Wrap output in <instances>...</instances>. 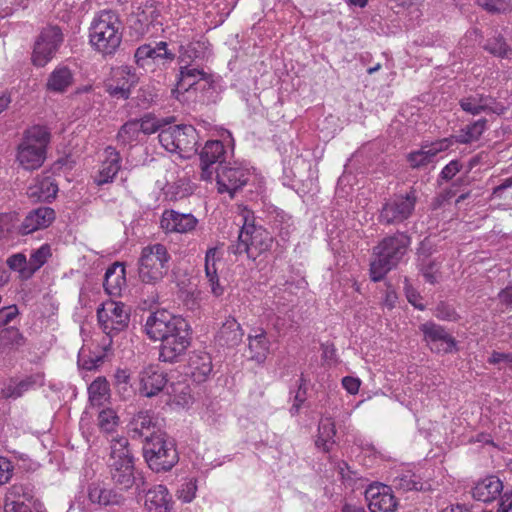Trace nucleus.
<instances>
[{
	"label": "nucleus",
	"mask_w": 512,
	"mask_h": 512,
	"mask_svg": "<svg viewBox=\"0 0 512 512\" xmlns=\"http://www.w3.org/2000/svg\"><path fill=\"white\" fill-rule=\"evenodd\" d=\"M145 332L151 340L161 341L159 359L163 362L178 361L191 344L188 322L167 310L151 313L145 323Z\"/></svg>",
	"instance_id": "obj_1"
},
{
	"label": "nucleus",
	"mask_w": 512,
	"mask_h": 512,
	"mask_svg": "<svg viewBox=\"0 0 512 512\" xmlns=\"http://www.w3.org/2000/svg\"><path fill=\"white\" fill-rule=\"evenodd\" d=\"M51 133L47 127L34 125L23 132L16 149V161L25 170L39 169L46 160Z\"/></svg>",
	"instance_id": "obj_2"
},
{
	"label": "nucleus",
	"mask_w": 512,
	"mask_h": 512,
	"mask_svg": "<svg viewBox=\"0 0 512 512\" xmlns=\"http://www.w3.org/2000/svg\"><path fill=\"white\" fill-rule=\"evenodd\" d=\"M90 44L104 56L113 55L122 42V24L114 11L99 13L93 20L89 32Z\"/></svg>",
	"instance_id": "obj_3"
},
{
	"label": "nucleus",
	"mask_w": 512,
	"mask_h": 512,
	"mask_svg": "<svg viewBox=\"0 0 512 512\" xmlns=\"http://www.w3.org/2000/svg\"><path fill=\"white\" fill-rule=\"evenodd\" d=\"M241 217L243 225L239 231L238 241L230 250L234 254L246 253L248 258L255 260L271 248L273 238L266 229L255 224L252 211L243 209Z\"/></svg>",
	"instance_id": "obj_4"
},
{
	"label": "nucleus",
	"mask_w": 512,
	"mask_h": 512,
	"mask_svg": "<svg viewBox=\"0 0 512 512\" xmlns=\"http://www.w3.org/2000/svg\"><path fill=\"white\" fill-rule=\"evenodd\" d=\"M410 244V237L405 233H396L385 237L375 248L376 259L370 264V276L374 282L382 280L385 275L400 262Z\"/></svg>",
	"instance_id": "obj_5"
},
{
	"label": "nucleus",
	"mask_w": 512,
	"mask_h": 512,
	"mask_svg": "<svg viewBox=\"0 0 512 512\" xmlns=\"http://www.w3.org/2000/svg\"><path fill=\"white\" fill-rule=\"evenodd\" d=\"M108 467L111 480L121 490H129L135 484L134 459L127 438L116 437L111 440Z\"/></svg>",
	"instance_id": "obj_6"
},
{
	"label": "nucleus",
	"mask_w": 512,
	"mask_h": 512,
	"mask_svg": "<svg viewBox=\"0 0 512 512\" xmlns=\"http://www.w3.org/2000/svg\"><path fill=\"white\" fill-rule=\"evenodd\" d=\"M143 456L154 472H167L179 461L173 440L161 430L149 437L143 446Z\"/></svg>",
	"instance_id": "obj_7"
},
{
	"label": "nucleus",
	"mask_w": 512,
	"mask_h": 512,
	"mask_svg": "<svg viewBox=\"0 0 512 512\" xmlns=\"http://www.w3.org/2000/svg\"><path fill=\"white\" fill-rule=\"evenodd\" d=\"M171 256L167 248L160 243L142 248L138 259V277L144 284L157 285L169 271Z\"/></svg>",
	"instance_id": "obj_8"
},
{
	"label": "nucleus",
	"mask_w": 512,
	"mask_h": 512,
	"mask_svg": "<svg viewBox=\"0 0 512 512\" xmlns=\"http://www.w3.org/2000/svg\"><path fill=\"white\" fill-rule=\"evenodd\" d=\"M160 144L169 152L190 157L197 152L198 133L191 125H175L162 129L158 135Z\"/></svg>",
	"instance_id": "obj_9"
},
{
	"label": "nucleus",
	"mask_w": 512,
	"mask_h": 512,
	"mask_svg": "<svg viewBox=\"0 0 512 512\" xmlns=\"http://www.w3.org/2000/svg\"><path fill=\"white\" fill-rule=\"evenodd\" d=\"M418 201L416 189L411 187L405 194H394L379 211L378 221L383 225H397L409 219Z\"/></svg>",
	"instance_id": "obj_10"
},
{
	"label": "nucleus",
	"mask_w": 512,
	"mask_h": 512,
	"mask_svg": "<svg viewBox=\"0 0 512 512\" xmlns=\"http://www.w3.org/2000/svg\"><path fill=\"white\" fill-rule=\"evenodd\" d=\"M97 318L103 332L109 337L103 339V348L106 351L112 336L128 327L130 310L122 302L109 300L97 309Z\"/></svg>",
	"instance_id": "obj_11"
},
{
	"label": "nucleus",
	"mask_w": 512,
	"mask_h": 512,
	"mask_svg": "<svg viewBox=\"0 0 512 512\" xmlns=\"http://www.w3.org/2000/svg\"><path fill=\"white\" fill-rule=\"evenodd\" d=\"M63 42V33L58 26H47L43 28L37 37L32 62L35 66L44 67L55 56Z\"/></svg>",
	"instance_id": "obj_12"
},
{
	"label": "nucleus",
	"mask_w": 512,
	"mask_h": 512,
	"mask_svg": "<svg viewBox=\"0 0 512 512\" xmlns=\"http://www.w3.org/2000/svg\"><path fill=\"white\" fill-rule=\"evenodd\" d=\"M249 176V171L243 167L219 164L216 169L218 191L227 192L233 197L236 191L247 184Z\"/></svg>",
	"instance_id": "obj_13"
},
{
	"label": "nucleus",
	"mask_w": 512,
	"mask_h": 512,
	"mask_svg": "<svg viewBox=\"0 0 512 512\" xmlns=\"http://www.w3.org/2000/svg\"><path fill=\"white\" fill-rule=\"evenodd\" d=\"M370 512H395L398 502L391 487L384 484H372L365 491Z\"/></svg>",
	"instance_id": "obj_14"
},
{
	"label": "nucleus",
	"mask_w": 512,
	"mask_h": 512,
	"mask_svg": "<svg viewBox=\"0 0 512 512\" xmlns=\"http://www.w3.org/2000/svg\"><path fill=\"white\" fill-rule=\"evenodd\" d=\"M139 392L144 397L158 395L167 384V374L158 366L150 364L144 367L138 375Z\"/></svg>",
	"instance_id": "obj_15"
},
{
	"label": "nucleus",
	"mask_w": 512,
	"mask_h": 512,
	"mask_svg": "<svg viewBox=\"0 0 512 512\" xmlns=\"http://www.w3.org/2000/svg\"><path fill=\"white\" fill-rule=\"evenodd\" d=\"M424 340L432 351L449 353L456 345L455 339L442 326L426 322L420 326Z\"/></svg>",
	"instance_id": "obj_16"
},
{
	"label": "nucleus",
	"mask_w": 512,
	"mask_h": 512,
	"mask_svg": "<svg viewBox=\"0 0 512 512\" xmlns=\"http://www.w3.org/2000/svg\"><path fill=\"white\" fill-rule=\"evenodd\" d=\"M134 57L137 65L145 68L150 62L163 65L170 63L174 60L175 55L167 49L166 42H159L156 46L144 44L138 47Z\"/></svg>",
	"instance_id": "obj_17"
},
{
	"label": "nucleus",
	"mask_w": 512,
	"mask_h": 512,
	"mask_svg": "<svg viewBox=\"0 0 512 512\" xmlns=\"http://www.w3.org/2000/svg\"><path fill=\"white\" fill-rule=\"evenodd\" d=\"M55 220V211L46 206L31 210L22 221L19 232L22 235L33 233L49 227Z\"/></svg>",
	"instance_id": "obj_18"
},
{
	"label": "nucleus",
	"mask_w": 512,
	"mask_h": 512,
	"mask_svg": "<svg viewBox=\"0 0 512 512\" xmlns=\"http://www.w3.org/2000/svg\"><path fill=\"white\" fill-rule=\"evenodd\" d=\"M43 385L44 375L42 373L29 375L20 381L11 379L9 383L0 390V397L15 400L22 397L26 392Z\"/></svg>",
	"instance_id": "obj_19"
},
{
	"label": "nucleus",
	"mask_w": 512,
	"mask_h": 512,
	"mask_svg": "<svg viewBox=\"0 0 512 512\" xmlns=\"http://www.w3.org/2000/svg\"><path fill=\"white\" fill-rule=\"evenodd\" d=\"M160 224L166 232L187 233L195 229L197 219L192 214L166 210L162 215Z\"/></svg>",
	"instance_id": "obj_20"
},
{
	"label": "nucleus",
	"mask_w": 512,
	"mask_h": 512,
	"mask_svg": "<svg viewBox=\"0 0 512 512\" xmlns=\"http://www.w3.org/2000/svg\"><path fill=\"white\" fill-rule=\"evenodd\" d=\"M116 75H119V77L125 79V81L119 83L112 80V82L107 85V92L118 99H128L130 90L138 83L139 77L135 69L127 65L118 67L116 69Z\"/></svg>",
	"instance_id": "obj_21"
},
{
	"label": "nucleus",
	"mask_w": 512,
	"mask_h": 512,
	"mask_svg": "<svg viewBox=\"0 0 512 512\" xmlns=\"http://www.w3.org/2000/svg\"><path fill=\"white\" fill-rule=\"evenodd\" d=\"M121 157L119 152L111 146L105 149V159L94 177V182L100 186L112 182L121 168Z\"/></svg>",
	"instance_id": "obj_22"
},
{
	"label": "nucleus",
	"mask_w": 512,
	"mask_h": 512,
	"mask_svg": "<svg viewBox=\"0 0 512 512\" xmlns=\"http://www.w3.org/2000/svg\"><path fill=\"white\" fill-rule=\"evenodd\" d=\"M88 498L91 503L102 507L121 505L124 502L121 493L98 482L91 483L88 486Z\"/></svg>",
	"instance_id": "obj_23"
},
{
	"label": "nucleus",
	"mask_w": 512,
	"mask_h": 512,
	"mask_svg": "<svg viewBox=\"0 0 512 512\" xmlns=\"http://www.w3.org/2000/svg\"><path fill=\"white\" fill-rule=\"evenodd\" d=\"M503 484L496 476H489L475 485L472 496L477 501L492 502L502 492Z\"/></svg>",
	"instance_id": "obj_24"
},
{
	"label": "nucleus",
	"mask_w": 512,
	"mask_h": 512,
	"mask_svg": "<svg viewBox=\"0 0 512 512\" xmlns=\"http://www.w3.org/2000/svg\"><path fill=\"white\" fill-rule=\"evenodd\" d=\"M158 430L153 416L148 411L137 413L129 423V432L132 433V436L144 438L145 442L149 437L156 434Z\"/></svg>",
	"instance_id": "obj_25"
},
{
	"label": "nucleus",
	"mask_w": 512,
	"mask_h": 512,
	"mask_svg": "<svg viewBox=\"0 0 512 512\" xmlns=\"http://www.w3.org/2000/svg\"><path fill=\"white\" fill-rule=\"evenodd\" d=\"M58 186L50 176L37 177L35 183L28 187L27 195L35 201H49L54 199Z\"/></svg>",
	"instance_id": "obj_26"
},
{
	"label": "nucleus",
	"mask_w": 512,
	"mask_h": 512,
	"mask_svg": "<svg viewBox=\"0 0 512 512\" xmlns=\"http://www.w3.org/2000/svg\"><path fill=\"white\" fill-rule=\"evenodd\" d=\"M145 506L147 512H171L170 495L163 485H156L146 494Z\"/></svg>",
	"instance_id": "obj_27"
},
{
	"label": "nucleus",
	"mask_w": 512,
	"mask_h": 512,
	"mask_svg": "<svg viewBox=\"0 0 512 512\" xmlns=\"http://www.w3.org/2000/svg\"><path fill=\"white\" fill-rule=\"evenodd\" d=\"M221 259L217 247L209 248L205 254V274L211 287V292L215 296H221L224 292L223 287L219 284L217 273V262Z\"/></svg>",
	"instance_id": "obj_28"
},
{
	"label": "nucleus",
	"mask_w": 512,
	"mask_h": 512,
	"mask_svg": "<svg viewBox=\"0 0 512 512\" xmlns=\"http://www.w3.org/2000/svg\"><path fill=\"white\" fill-rule=\"evenodd\" d=\"M244 333L235 318L229 317L219 329L216 340L221 346L234 347L242 341Z\"/></svg>",
	"instance_id": "obj_29"
},
{
	"label": "nucleus",
	"mask_w": 512,
	"mask_h": 512,
	"mask_svg": "<svg viewBox=\"0 0 512 512\" xmlns=\"http://www.w3.org/2000/svg\"><path fill=\"white\" fill-rule=\"evenodd\" d=\"M74 81L72 71L64 65H58L49 75L46 89L51 92L64 93Z\"/></svg>",
	"instance_id": "obj_30"
},
{
	"label": "nucleus",
	"mask_w": 512,
	"mask_h": 512,
	"mask_svg": "<svg viewBox=\"0 0 512 512\" xmlns=\"http://www.w3.org/2000/svg\"><path fill=\"white\" fill-rule=\"evenodd\" d=\"M207 76V73L202 69L192 65L182 66L180 67L176 88L172 90V93L179 94L182 91H188L200 80H205Z\"/></svg>",
	"instance_id": "obj_31"
},
{
	"label": "nucleus",
	"mask_w": 512,
	"mask_h": 512,
	"mask_svg": "<svg viewBox=\"0 0 512 512\" xmlns=\"http://www.w3.org/2000/svg\"><path fill=\"white\" fill-rule=\"evenodd\" d=\"M190 375L195 382H204L212 372V360L209 354L201 352L191 356Z\"/></svg>",
	"instance_id": "obj_32"
},
{
	"label": "nucleus",
	"mask_w": 512,
	"mask_h": 512,
	"mask_svg": "<svg viewBox=\"0 0 512 512\" xmlns=\"http://www.w3.org/2000/svg\"><path fill=\"white\" fill-rule=\"evenodd\" d=\"M34 500V492L30 484L12 485L5 498V509L13 506L29 505Z\"/></svg>",
	"instance_id": "obj_33"
},
{
	"label": "nucleus",
	"mask_w": 512,
	"mask_h": 512,
	"mask_svg": "<svg viewBox=\"0 0 512 512\" xmlns=\"http://www.w3.org/2000/svg\"><path fill=\"white\" fill-rule=\"evenodd\" d=\"M336 427L330 417L322 418L318 426V435L315 441L316 446L324 452H329L335 443Z\"/></svg>",
	"instance_id": "obj_34"
},
{
	"label": "nucleus",
	"mask_w": 512,
	"mask_h": 512,
	"mask_svg": "<svg viewBox=\"0 0 512 512\" xmlns=\"http://www.w3.org/2000/svg\"><path fill=\"white\" fill-rule=\"evenodd\" d=\"M125 269L122 264L116 263L105 272L103 286L110 295H117L125 284Z\"/></svg>",
	"instance_id": "obj_35"
},
{
	"label": "nucleus",
	"mask_w": 512,
	"mask_h": 512,
	"mask_svg": "<svg viewBox=\"0 0 512 512\" xmlns=\"http://www.w3.org/2000/svg\"><path fill=\"white\" fill-rule=\"evenodd\" d=\"M250 358L257 363H263L269 354L270 342L267 339L266 332L259 329V333L249 335Z\"/></svg>",
	"instance_id": "obj_36"
},
{
	"label": "nucleus",
	"mask_w": 512,
	"mask_h": 512,
	"mask_svg": "<svg viewBox=\"0 0 512 512\" xmlns=\"http://www.w3.org/2000/svg\"><path fill=\"white\" fill-rule=\"evenodd\" d=\"M486 124V119H479L462 128L458 134L453 136V139L456 143L460 144H469L477 141L485 131Z\"/></svg>",
	"instance_id": "obj_37"
},
{
	"label": "nucleus",
	"mask_w": 512,
	"mask_h": 512,
	"mask_svg": "<svg viewBox=\"0 0 512 512\" xmlns=\"http://www.w3.org/2000/svg\"><path fill=\"white\" fill-rule=\"evenodd\" d=\"M492 99L482 94H475L463 98L460 101L461 108L472 115H478L483 111L489 110Z\"/></svg>",
	"instance_id": "obj_38"
},
{
	"label": "nucleus",
	"mask_w": 512,
	"mask_h": 512,
	"mask_svg": "<svg viewBox=\"0 0 512 512\" xmlns=\"http://www.w3.org/2000/svg\"><path fill=\"white\" fill-rule=\"evenodd\" d=\"M224 154L225 149L221 141H207L200 153V162L212 165L217 162L223 164L221 159L224 157Z\"/></svg>",
	"instance_id": "obj_39"
},
{
	"label": "nucleus",
	"mask_w": 512,
	"mask_h": 512,
	"mask_svg": "<svg viewBox=\"0 0 512 512\" xmlns=\"http://www.w3.org/2000/svg\"><path fill=\"white\" fill-rule=\"evenodd\" d=\"M397 490L412 491L422 489V484L417 480L416 475L410 470L397 472L392 481Z\"/></svg>",
	"instance_id": "obj_40"
},
{
	"label": "nucleus",
	"mask_w": 512,
	"mask_h": 512,
	"mask_svg": "<svg viewBox=\"0 0 512 512\" xmlns=\"http://www.w3.org/2000/svg\"><path fill=\"white\" fill-rule=\"evenodd\" d=\"M6 263L11 270L18 272L19 278L22 280H28L34 275L31 267H29V259L23 253L9 256Z\"/></svg>",
	"instance_id": "obj_41"
},
{
	"label": "nucleus",
	"mask_w": 512,
	"mask_h": 512,
	"mask_svg": "<svg viewBox=\"0 0 512 512\" xmlns=\"http://www.w3.org/2000/svg\"><path fill=\"white\" fill-rule=\"evenodd\" d=\"M172 119L173 118H157L153 114L147 113L138 119L140 131L146 135L156 133L157 131L164 129V126L169 125Z\"/></svg>",
	"instance_id": "obj_42"
},
{
	"label": "nucleus",
	"mask_w": 512,
	"mask_h": 512,
	"mask_svg": "<svg viewBox=\"0 0 512 512\" xmlns=\"http://www.w3.org/2000/svg\"><path fill=\"white\" fill-rule=\"evenodd\" d=\"M92 405H102L109 395V384L105 378L98 377L88 387Z\"/></svg>",
	"instance_id": "obj_43"
},
{
	"label": "nucleus",
	"mask_w": 512,
	"mask_h": 512,
	"mask_svg": "<svg viewBox=\"0 0 512 512\" xmlns=\"http://www.w3.org/2000/svg\"><path fill=\"white\" fill-rule=\"evenodd\" d=\"M140 133L138 119L130 120L121 126L117 139L124 145L130 144L138 140Z\"/></svg>",
	"instance_id": "obj_44"
},
{
	"label": "nucleus",
	"mask_w": 512,
	"mask_h": 512,
	"mask_svg": "<svg viewBox=\"0 0 512 512\" xmlns=\"http://www.w3.org/2000/svg\"><path fill=\"white\" fill-rule=\"evenodd\" d=\"M105 353H87L85 348H81L78 355V364L85 370L98 368L104 361Z\"/></svg>",
	"instance_id": "obj_45"
},
{
	"label": "nucleus",
	"mask_w": 512,
	"mask_h": 512,
	"mask_svg": "<svg viewBox=\"0 0 512 512\" xmlns=\"http://www.w3.org/2000/svg\"><path fill=\"white\" fill-rule=\"evenodd\" d=\"M119 423V417L113 409H104L98 414V426L105 433H112Z\"/></svg>",
	"instance_id": "obj_46"
},
{
	"label": "nucleus",
	"mask_w": 512,
	"mask_h": 512,
	"mask_svg": "<svg viewBox=\"0 0 512 512\" xmlns=\"http://www.w3.org/2000/svg\"><path fill=\"white\" fill-rule=\"evenodd\" d=\"M51 247L48 244H43L36 250H33L30 254L29 263L33 274L38 271L51 257Z\"/></svg>",
	"instance_id": "obj_47"
},
{
	"label": "nucleus",
	"mask_w": 512,
	"mask_h": 512,
	"mask_svg": "<svg viewBox=\"0 0 512 512\" xmlns=\"http://www.w3.org/2000/svg\"><path fill=\"white\" fill-rule=\"evenodd\" d=\"M23 337L18 329L6 328L0 332V351L4 352L10 346L22 344Z\"/></svg>",
	"instance_id": "obj_48"
},
{
	"label": "nucleus",
	"mask_w": 512,
	"mask_h": 512,
	"mask_svg": "<svg viewBox=\"0 0 512 512\" xmlns=\"http://www.w3.org/2000/svg\"><path fill=\"white\" fill-rule=\"evenodd\" d=\"M407 161L412 168H420L431 163L433 157L430 155L427 146L422 145L421 149L412 151L407 155Z\"/></svg>",
	"instance_id": "obj_49"
},
{
	"label": "nucleus",
	"mask_w": 512,
	"mask_h": 512,
	"mask_svg": "<svg viewBox=\"0 0 512 512\" xmlns=\"http://www.w3.org/2000/svg\"><path fill=\"white\" fill-rule=\"evenodd\" d=\"M484 49L495 56L504 57L507 53L508 46L504 38L498 35L490 38L484 45Z\"/></svg>",
	"instance_id": "obj_50"
},
{
	"label": "nucleus",
	"mask_w": 512,
	"mask_h": 512,
	"mask_svg": "<svg viewBox=\"0 0 512 512\" xmlns=\"http://www.w3.org/2000/svg\"><path fill=\"white\" fill-rule=\"evenodd\" d=\"M440 263L435 260H428L421 266L422 274L425 280L431 284H435L440 277Z\"/></svg>",
	"instance_id": "obj_51"
},
{
	"label": "nucleus",
	"mask_w": 512,
	"mask_h": 512,
	"mask_svg": "<svg viewBox=\"0 0 512 512\" xmlns=\"http://www.w3.org/2000/svg\"><path fill=\"white\" fill-rule=\"evenodd\" d=\"M477 3L490 13H504L511 6L512 0H476Z\"/></svg>",
	"instance_id": "obj_52"
},
{
	"label": "nucleus",
	"mask_w": 512,
	"mask_h": 512,
	"mask_svg": "<svg viewBox=\"0 0 512 512\" xmlns=\"http://www.w3.org/2000/svg\"><path fill=\"white\" fill-rule=\"evenodd\" d=\"M196 491H197L196 480L190 479L189 481L182 484L181 488L178 490V497L183 502L189 503L195 498Z\"/></svg>",
	"instance_id": "obj_53"
},
{
	"label": "nucleus",
	"mask_w": 512,
	"mask_h": 512,
	"mask_svg": "<svg viewBox=\"0 0 512 512\" xmlns=\"http://www.w3.org/2000/svg\"><path fill=\"white\" fill-rule=\"evenodd\" d=\"M435 316L440 320L445 321H456L458 319V315L455 309L444 302H441L437 305L435 309Z\"/></svg>",
	"instance_id": "obj_54"
},
{
	"label": "nucleus",
	"mask_w": 512,
	"mask_h": 512,
	"mask_svg": "<svg viewBox=\"0 0 512 512\" xmlns=\"http://www.w3.org/2000/svg\"><path fill=\"white\" fill-rule=\"evenodd\" d=\"M454 142L453 136H451L424 145L427 146L430 155L434 158L438 153L447 150Z\"/></svg>",
	"instance_id": "obj_55"
},
{
	"label": "nucleus",
	"mask_w": 512,
	"mask_h": 512,
	"mask_svg": "<svg viewBox=\"0 0 512 512\" xmlns=\"http://www.w3.org/2000/svg\"><path fill=\"white\" fill-rule=\"evenodd\" d=\"M305 379L303 377L300 378V383L298 386V390L294 396V402L290 409L292 415H295L299 412L301 406L306 401V389L304 388Z\"/></svg>",
	"instance_id": "obj_56"
},
{
	"label": "nucleus",
	"mask_w": 512,
	"mask_h": 512,
	"mask_svg": "<svg viewBox=\"0 0 512 512\" xmlns=\"http://www.w3.org/2000/svg\"><path fill=\"white\" fill-rule=\"evenodd\" d=\"M12 472L13 466L11 462L4 457H0V486L11 479Z\"/></svg>",
	"instance_id": "obj_57"
},
{
	"label": "nucleus",
	"mask_w": 512,
	"mask_h": 512,
	"mask_svg": "<svg viewBox=\"0 0 512 512\" xmlns=\"http://www.w3.org/2000/svg\"><path fill=\"white\" fill-rule=\"evenodd\" d=\"M18 314V310L16 306H8L0 309V328L7 325L10 321H12L16 315Z\"/></svg>",
	"instance_id": "obj_58"
},
{
	"label": "nucleus",
	"mask_w": 512,
	"mask_h": 512,
	"mask_svg": "<svg viewBox=\"0 0 512 512\" xmlns=\"http://www.w3.org/2000/svg\"><path fill=\"white\" fill-rule=\"evenodd\" d=\"M342 385L348 393L355 395L359 391L361 381L359 378L346 376L342 379Z\"/></svg>",
	"instance_id": "obj_59"
},
{
	"label": "nucleus",
	"mask_w": 512,
	"mask_h": 512,
	"mask_svg": "<svg viewBox=\"0 0 512 512\" xmlns=\"http://www.w3.org/2000/svg\"><path fill=\"white\" fill-rule=\"evenodd\" d=\"M461 168V164L457 160H453L448 163L441 171V176L445 180L452 179Z\"/></svg>",
	"instance_id": "obj_60"
},
{
	"label": "nucleus",
	"mask_w": 512,
	"mask_h": 512,
	"mask_svg": "<svg viewBox=\"0 0 512 512\" xmlns=\"http://www.w3.org/2000/svg\"><path fill=\"white\" fill-rule=\"evenodd\" d=\"M498 512H512V494L502 497Z\"/></svg>",
	"instance_id": "obj_61"
},
{
	"label": "nucleus",
	"mask_w": 512,
	"mask_h": 512,
	"mask_svg": "<svg viewBox=\"0 0 512 512\" xmlns=\"http://www.w3.org/2000/svg\"><path fill=\"white\" fill-rule=\"evenodd\" d=\"M510 187H512V176H511V177H509V178H507V179H505V180H504L500 185L496 186V187L493 189L492 194H493L494 196H500V194H501L504 190H506V189H508V188H510Z\"/></svg>",
	"instance_id": "obj_62"
},
{
	"label": "nucleus",
	"mask_w": 512,
	"mask_h": 512,
	"mask_svg": "<svg viewBox=\"0 0 512 512\" xmlns=\"http://www.w3.org/2000/svg\"><path fill=\"white\" fill-rule=\"evenodd\" d=\"M212 164L201 163V179L209 181L212 178L213 170L211 169Z\"/></svg>",
	"instance_id": "obj_63"
},
{
	"label": "nucleus",
	"mask_w": 512,
	"mask_h": 512,
	"mask_svg": "<svg viewBox=\"0 0 512 512\" xmlns=\"http://www.w3.org/2000/svg\"><path fill=\"white\" fill-rule=\"evenodd\" d=\"M507 359V353H500V352H493L491 356L488 359V362L490 364H497L502 361L506 362Z\"/></svg>",
	"instance_id": "obj_64"
}]
</instances>
